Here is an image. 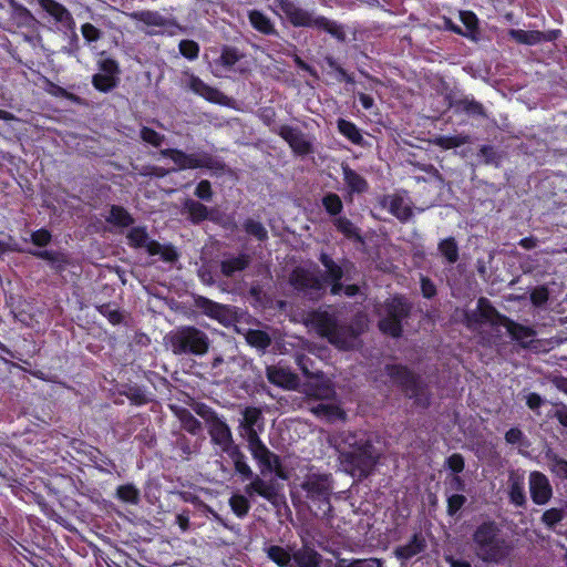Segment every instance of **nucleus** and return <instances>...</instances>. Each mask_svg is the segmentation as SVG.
I'll return each mask as SVG.
<instances>
[{
  "mask_svg": "<svg viewBox=\"0 0 567 567\" xmlns=\"http://www.w3.org/2000/svg\"><path fill=\"white\" fill-rule=\"evenodd\" d=\"M337 450L344 470L359 478L369 477L381 456L372 434L365 431L342 432Z\"/></svg>",
  "mask_w": 567,
  "mask_h": 567,
  "instance_id": "f257e3e1",
  "label": "nucleus"
},
{
  "mask_svg": "<svg viewBox=\"0 0 567 567\" xmlns=\"http://www.w3.org/2000/svg\"><path fill=\"white\" fill-rule=\"evenodd\" d=\"M472 548L481 561L499 565L511 557L514 544L502 535L499 524L488 518L475 527L472 534Z\"/></svg>",
  "mask_w": 567,
  "mask_h": 567,
  "instance_id": "f03ea898",
  "label": "nucleus"
},
{
  "mask_svg": "<svg viewBox=\"0 0 567 567\" xmlns=\"http://www.w3.org/2000/svg\"><path fill=\"white\" fill-rule=\"evenodd\" d=\"M274 2L295 28L316 29L330 34L339 42L346 41L347 34L341 23L324 16H316L312 11L299 7L292 0H274Z\"/></svg>",
  "mask_w": 567,
  "mask_h": 567,
  "instance_id": "7ed1b4c3",
  "label": "nucleus"
},
{
  "mask_svg": "<svg viewBox=\"0 0 567 567\" xmlns=\"http://www.w3.org/2000/svg\"><path fill=\"white\" fill-rule=\"evenodd\" d=\"M309 323L317 333L326 338L331 344L339 349H348L362 332L353 324L339 323L334 313L327 310H313L308 317Z\"/></svg>",
  "mask_w": 567,
  "mask_h": 567,
  "instance_id": "20e7f679",
  "label": "nucleus"
},
{
  "mask_svg": "<svg viewBox=\"0 0 567 567\" xmlns=\"http://www.w3.org/2000/svg\"><path fill=\"white\" fill-rule=\"evenodd\" d=\"M210 339L202 329L184 324L166 336V344L175 355L202 358L208 353Z\"/></svg>",
  "mask_w": 567,
  "mask_h": 567,
  "instance_id": "39448f33",
  "label": "nucleus"
},
{
  "mask_svg": "<svg viewBox=\"0 0 567 567\" xmlns=\"http://www.w3.org/2000/svg\"><path fill=\"white\" fill-rule=\"evenodd\" d=\"M384 372L406 398L414 401L415 405L421 408L430 405L427 386L420 374L402 363H388Z\"/></svg>",
  "mask_w": 567,
  "mask_h": 567,
  "instance_id": "423d86ee",
  "label": "nucleus"
},
{
  "mask_svg": "<svg viewBox=\"0 0 567 567\" xmlns=\"http://www.w3.org/2000/svg\"><path fill=\"white\" fill-rule=\"evenodd\" d=\"M384 317L379 320V330L392 338H400L403 333V321L411 315V303L400 295L385 300Z\"/></svg>",
  "mask_w": 567,
  "mask_h": 567,
  "instance_id": "0eeeda50",
  "label": "nucleus"
},
{
  "mask_svg": "<svg viewBox=\"0 0 567 567\" xmlns=\"http://www.w3.org/2000/svg\"><path fill=\"white\" fill-rule=\"evenodd\" d=\"M127 245L131 248H145L150 256L159 255L165 262H176L179 254L173 244L162 245L155 239H151L145 226L132 227L126 235Z\"/></svg>",
  "mask_w": 567,
  "mask_h": 567,
  "instance_id": "6e6552de",
  "label": "nucleus"
},
{
  "mask_svg": "<svg viewBox=\"0 0 567 567\" xmlns=\"http://www.w3.org/2000/svg\"><path fill=\"white\" fill-rule=\"evenodd\" d=\"M159 154L163 157L172 159L178 171L196 168L223 171L225 167V164L221 161L207 152L187 154L178 148H164L161 150Z\"/></svg>",
  "mask_w": 567,
  "mask_h": 567,
  "instance_id": "1a4fd4ad",
  "label": "nucleus"
},
{
  "mask_svg": "<svg viewBox=\"0 0 567 567\" xmlns=\"http://www.w3.org/2000/svg\"><path fill=\"white\" fill-rule=\"evenodd\" d=\"M289 284L298 293L309 300H318L324 293L322 279L312 270L296 267L289 276Z\"/></svg>",
  "mask_w": 567,
  "mask_h": 567,
  "instance_id": "9d476101",
  "label": "nucleus"
},
{
  "mask_svg": "<svg viewBox=\"0 0 567 567\" xmlns=\"http://www.w3.org/2000/svg\"><path fill=\"white\" fill-rule=\"evenodd\" d=\"M264 477L265 476L260 474L252 473V476L248 478L250 482L244 487V492L251 499L259 496L269 502L272 506L278 507L285 499L282 485L278 483L276 478L266 481Z\"/></svg>",
  "mask_w": 567,
  "mask_h": 567,
  "instance_id": "9b49d317",
  "label": "nucleus"
},
{
  "mask_svg": "<svg viewBox=\"0 0 567 567\" xmlns=\"http://www.w3.org/2000/svg\"><path fill=\"white\" fill-rule=\"evenodd\" d=\"M301 488L305 491L306 497L310 502V507L315 511L316 515L321 514L326 516L331 512L330 488L322 477H308L301 484Z\"/></svg>",
  "mask_w": 567,
  "mask_h": 567,
  "instance_id": "f8f14e48",
  "label": "nucleus"
},
{
  "mask_svg": "<svg viewBox=\"0 0 567 567\" xmlns=\"http://www.w3.org/2000/svg\"><path fill=\"white\" fill-rule=\"evenodd\" d=\"M465 317L468 323H489L491 326H503L505 323L503 318H508L507 316L498 312L486 297H480L476 310L466 312Z\"/></svg>",
  "mask_w": 567,
  "mask_h": 567,
  "instance_id": "ddd939ff",
  "label": "nucleus"
},
{
  "mask_svg": "<svg viewBox=\"0 0 567 567\" xmlns=\"http://www.w3.org/2000/svg\"><path fill=\"white\" fill-rule=\"evenodd\" d=\"M272 132L287 142L295 154L305 156L312 152V144L306 138L305 134L299 128L284 124L277 130H272Z\"/></svg>",
  "mask_w": 567,
  "mask_h": 567,
  "instance_id": "4468645a",
  "label": "nucleus"
},
{
  "mask_svg": "<svg viewBox=\"0 0 567 567\" xmlns=\"http://www.w3.org/2000/svg\"><path fill=\"white\" fill-rule=\"evenodd\" d=\"M529 494L534 504L546 505L553 497V487L548 477L539 472L533 471L528 477Z\"/></svg>",
  "mask_w": 567,
  "mask_h": 567,
  "instance_id": "2eb2a0df",
  "label": "nucleus"
},
{
  "mask_svg": "<svg viewBox=\"0 0 567 567\" xmlns=\"http://www.w3.org/2000/svg\"><path fill=\"white\" fill-rule=\"evenodd\" d=\"M210 441L224 453L235 445L229 425L220 416L207 425Z\"/></svg>",
  "mask_w": 567,
  "mask_h": 567,
  "instance_id": "dca6fc26",
  "label": "nucleus"
},
{
  "mask_svg": "<svg viewBox=\"0 0 567 567\" xmlns=\"http://www.w3.org/2000/svg\"><path fill=\"white\" fill-rule=\"evenodd\" d=\"M507 496L509 504L517 508H526L525 476L518 471H511L507 480Z\"/></svg>",
  "mask_w": 567,
  "mask_h": 567,
  "instance_id": "f3484780",
  "label": "nucleus"
},
{
  "mask_svg": "<svg viewBox=\"0 0 567 567\" xmlns=\"http://www.w3.org/2000/svg\"><path fill=\"white\" fill-rule=\"evenodd\" d=\"M195 306L205 316L218 321L219 323L226 324L229 322L230 311L226 305L218 303L207 297L197 296L195 298Z\"/></svg>",
  "mask_w": 567,
  "mask_h": 567,
  "instance_id": "a211bd4d",
  "label": "nucleus"
},
{
  "mask_svg": "<svg viewBox=\"0 0 567 567\" xmlns=\"http://www.w3.org/2000/svg\"><path fill=\"white\" fill-rule=\"evenodd\" d=\"M505 327L511 338L516 341L522 348L527 349L533 342V338L536 336L534 328L518 323L511 318H503Z\"/></svg>",
  "mask_w": 567,
  "mask_h": 567,
  "instance_id": "6ab92c4d",
  "label": "nucleus"
},
{
  "mask_svg": "<svg viewBox=\"0 0 567 567\" xmlns=\"http://www.w3.org/2000/svg\"><path fill=\"white\" fill-rule=\"evenodd\" d=\"M251 264V256L247 252L226 256L219 265L220 272L226 278H231L237 272L245 271Z\"/></svg>",
  "mask_w": 567,
  "mask_h": 567,
  "instance_id": "aec40b11",
  "label": "nucleus"
},
{
  "mask_svg": "<svg viewBox=\"0 0 567 567\" xmlns=\"http://www.w3.org/2000/svg\"><path fill=\"white\" fill-rule=\"evenodd\" d=\"M33 257L42 260H47L50 267L56 272L62 274L66 270L70 265V257L66 252L51 249H38L30 250Z\"/></svg>",
  "mask_w": 567,
  "mask_h": 567,
  "instance_id": "412c9836",
  "label": "nucleus"
},
{
  "mask_svg": "<svg viewBox=\"0 0 567 567\" xmlns=\"http://www.w3.org/2000/svg\"><path fill=\"white\" fill-rule=\"evenodd\" d=\"M256 426L261 431L264 426V417L261 410L256 406H247L243 411V420L240 421V427L243 429V435L250 439V434L259 435Z\"/></svg>",
  "mask_w": 567,
  "mask_h": 567,
  "instance_id": "4be33fe9",
  "label": "nucleus"
},
{
  "mask_svg": "<svg viewBox=\"0 0 567 567\" xmlns=\"http://www.w3.org/2000/svg\"><path fill=\"white\" fill-rule=\"evenodd\" d=\"M425 548V538L420 533H415L406 544L395 547L394 556L401 561H408L424 551Z\"/></svg>",
  "mask_w": 567,
  "mask_h": 567,
  "instance_id": "5701e85b",
  "label": "nucleus"
},
{
  "mask_svg": "<svg viewBox=\"0 0 567 567\" xmlns=\"http://www.w3.org/2000/svg\"><path fill=\"white\" fill-rule=\"evenodd\" d=\"M310 411L315 416L328 423L347 420L346 411L340 405L334 403L321 402L312 405L310 408Z\"/></svg>",
  "mask_w": 567,
  "mask_h": 567,
  "instance_id": "b1692460",
  "label": "nucleus"
},
{
  "mask_svg": "<svg viewBox=\"0 0 567 567\" xmlns=\"http://www.w3.org/2000/svg\"><path fill=\"white\" fill-rule=\"evenodd\" d=\"M449 106L453 109L455 114H466L472 117H486L485 107L474 99L463 97L451 100Z\"/></svg>",
  "mask_w": 567,
  "mask_h": 567,
  "instance_id": "393cba45",
  "label": "nucleus"
},
{
  "mask_svg": "<svg viewBox=\"0 0 567 567\" xmlns=\"http://www.w3.org/2000/svg\"><path fill=\"white\" fill-rule=\"evenodd\" d=\"M9 6V22L17 28H28L34 21L31 11L17 0H6Z\"/></svg>",
  "mask_w": 567,
  "mask_h": 567,
  "instance_id": "a878e982",
  "label": "nucleus"
},
{
  "mask_svg": "<svg viewBox=\"0 0 567 567\" xmlns=\"http://www.w3.org/2000/svg\"><path fill=\"white\" fill-rule=\"evenodd\" d=\"M188 89L213 103H218L223 96V93L218 89L206 84L199 76L193 73L188 75Z\"/></svg>",
  "mask_w": 567,
  "mask_h": 567,
  "instance_id": "bb28decb",
  "label": "nucleus"
},
{
  "mask_svg": "<svg viewBox=\"0 0 567 567\" xmlns=\"http://www.w3.org/2000/svg\"><path fill=\"white\" fill-rule=\"evenodd\" d=\"M39 4L56 22L68 27H72L74 24V19L71 12L56 0H39Z\"/></svg>",
  "mask_w": 567,
  "mask_h": 567,
  "instance_id": "cd10ccee",
  "label": "nucleus"
},
{
  "mask_svg": "<svg viewBox=\"0 0 567 567\" xmlns=\"http://www.w3.org/2000/svg\"><path fill=\"white\" fill-rule=\"evenodd\" d=\"M233 462L235 473L240 476L243 482L248 481L252 476V470L247 462V456L241 451L239 445L235 444L225 452Z\"/></svg>",
  "mask_w": 567,
  "mask_h": 567,
  "instance_id": "c85d7f7f",
  "label": "nucleus"
},
{
  "mask_svg": "<svg viewBox=\"0 0 567 567\" xmlns=\"http://www.w3.org/2000/svg\"><path fill=\"white\" fill-rule=\"evenodd\" d=\"M322 556L315 548L303 546L292 553L291 567H320Z\"/></svg>",
  "mask_w": 567,
  "mask_h": 567,
  "instance_id": "c756f323",
  "label": "nucleus"
},
{
  "mask_svg": "<svg viewBox=\"0 0 567 567\" xmlns=\"http://www.w3.org/2000/svg\"><path fill=\"white\" fill-rule=\"evenodd\" d=\"M388 202V210L401 223H406L413 216L412 207L405 203L400 195H392L384 198V205Z\"/></svg>",
  "mask_w": 567,
  "mask_h": 567,
  "instance_id": "7c9ffc66",
  "label": "nucleus"
},
{
  "mask_svg": "<svg viewBox=\"0 0 567 567\" xmlns=\"http://www.w3.org/2000/svg\"><path fill=\"white\" fill-rule=\"evenodd\" d=\"M130 19L142 22L148 27H161L165 28L168 25H172V21L161 14L158 11H152V10H141V11H133L127 14Z\"/></svg>",
  "mask_w": 567,
  "mask_h": 567,
  "instance_id": "2f4dec72",
  "label": "nucleus"
},
{
  "mask_svg": "<svg viewBox=\"0 0 567 567\" xmlns=\"http://www.w3.org/2000/svg\"><path fill=\"white\" fill-rule=\"evenodd\" d=\"M208 209L209 207L192 198H186L183 203V212L187 215V219L193 225H199L207 220L209 217Z\"/></svg>",
  "mask_w": 567,
  "mask_h": 567,
  "instance_id": "473e14b6",
  "label": "nucleus"
},
{
  "mask_svg": "<svg viewBox=\"0 0 567 567\" xmlns=\"http://www.w3.org/2000/svg\"><path fill=\"white\" fill-rule=\"evenodd\" d=\"M343 181L351 194H362L368 192L369 184L367 179L352 169L350 166H342Z\"/></svg>",
  "mask_w": 567,
  "mask_h": 567,
  "instance_id": "72a5a7b5",
  "label": "nucleus"
},
{
  "mask_svg": "<svg viewBox=\"0 0 567 567\" xmlns=\"http://www.w3.org/2000/svg\"><path fill=\"white\" fill-rule=\"evenodd\" d=\"M248 20H249L251 27L256 31H258L265 35H276L277 34L275 24L272 23L270 18L267 17L264 12L256 10V9L250 10L248 12Z\"/></svg>",
  "mask_w": 567,
  "mask_h": 567,
  "instance_id": "f704fd0d",
  "label": "nucleus"
},
{
  "mask_svg": "<svg viewBox=\"0 0 567 567\" xmlns=\"http://www.w3.org/2000/svg\"><path fill=\"white\" fill-rule=\"evenodd\" d=\"M319 261L324 267L326 271L322 277L323 285L327 281H341L344 276L343 267L337 264L328 254L321 252Z\"/></svg>",
  "mask_w": 567,
  "mask_h": 567,
  "instance_id": "c9c22d12",
  "label": "nucleus"
},
{
  "mask_svg": "<svg viewBox=\"0 0 567 567\" xmlns=\"http://www.w3.org/2000/svg\"><path fill=\"white\" fill-rule=\"evenodd\" d=\"M550 472L561 481H567V460L559 456L553 449L544 452Z\"/></svg>",
  "mask_w": 567,
  "mask_h": 567,
  "instance_id": "e433bc0d",
  "label": "nucleus"
},
{
  "mask_svg": "<svg viewBox=\"0 0 567 567\" xmlns=\"http://www.w3.org/2000/svg\"><path fill=\"white\" fill-rule=\"evenodd\" d=\"M557 33L559 31H553L549 37H545L542 31L512 30V35L517 42L528 45L537 44L543 40H554Z\"/></svg>",
  "mask_w": 567,
  "mask_h": 567,
  "instance_id": "4c0bfd02",
  "label": "nucleus"
},
{
  "mask_svg": "<svg viewBox=\"0 0 567 567\" xmlns=\"http://www.w3.org/2000/svg\"><path fill=\"white\" fill-rule=\"evenodd\" d=\"M106 221L116 227H130L134 224V218L130 212L121 205H111Z\"/></svg>",
  "mask_w": 567,
  "mask_h": 567,
  "instance_id": "58836bf2",
  "label": "nucleus"
},
{
  "mask_svg": "<svg viewBox=\"0 0 567 567\" xmlns=\"http://www.w3.org/2000/svg\"><path fill=\"white\" fill-rule=\"evenodd\" d=\"M337 127L341 135L348 138L352 144L362 146L364 138L359 127L351 121L339 118L337 121Z\"/></svg>",
  "mask_w": 567,
  "mask_h": 567,
  "instance_id": "ea45409f",
  "label": "nucleus"
},
{
  "mask_svg": "<svg viewBox=\"0 0 567 567\" xmlns=\"http://www.w3.org/2000/svg\"><path fill=\"white\" fill-rule=\"evenodd\" d=\"M247 444L248 450L251 453L254 460L257 462L258 466H260L264 462H267V458H269V455L272 451L266 446L259 435L250 434V439H247Z\"/></svg>",
  "mask_w": 567,
  "mask_h": 567,
  "instance_id": "a19ab883",
  "label": "nucleus"
},
{
  "mask_svg": "<svg viewBox=\"0 0 567 567\" xmlns=\"http://www.w3.org/2000/svg\"><path fill=\"white\" fill-rule=\"evenodd\" d=\"M471 135L464 133L457 135H439L433 140V144L442 150H452L471 143Z\"/></svg>",
  "mask_w": 567,
  "mask_h": 567,
  "instance_id": "79ce46f5",
  "label": "nucleus"
},
{
  "mask_svg": "<svg viewBox=\"0 0 567 567\" xmlns=\"http://www.w3.org/2000/svg\"><path fill=\"white\" fill-rule=\"evenodd\" d=\"M260 475L267 476L269 473H275L276 477L281 480H287V474L285 472L282 461L280 456L274 452L270 453L267 462H264L260 466Z\"/></svg>",
  "mask_w": 567,
  "mask_h": 567,
  "instance_id": "37998d69",
  "label": "nucleus"
},
{
  "mask_svg": "<svg viewBox=\"0 0 567 567\" xmlns=\"http://www.w3.org/2000/svg\"><path fill=\"white\" fill-rule=\"evenodd\" d=\"M337 231L348 239L362 240L360 229L346 216H338L332 220Z\"/></svg>",
  "mask_w": 567,
  "mask_h": 567,
  "instance_id": "c03bdc74",
  "label": "nucleus"
},
{
  "mask_svg": "<svg viewBox=\"0 0 567 567\" xmlns=\"http://www.w3.org/2000/svg\"><path fill=\"white\" fill-rule=\"evenodd\" d=\"M460 19L465 27V29H463L464 37L476 40L480 34L477 16L473 11H461Z\"/></svg>",
  "mask_w": 567,
  "mask_h": 567,
  "instance_id": "a18cd8bd",
  "label": "nucleus"
},
{
  "mask_svg": "<svg viewBox=\"0 0 567 567\" xmlns=\"http://www.w3.org/2000/svg\"><path fill=\"white\" fill-rule=\"evenodd\" d=\"M267 557L279 567H291L292 554L279 545L269 546Z\"/></svg>",
  "mask_w": 567,
  "mask_h": 567,
  "instance_id": "49530a36",
  "label": "nucleus"
},
{
  "mask_svg": "<svg viewBox=\"0 0 567 567\" xmlns=\"http://www.w3.org/2000/svg\"><path fill=\"white\" fill-rule=\"evenodd\" d=\"M14 350H19V352H21V353L25 352L27 350L33 351V353H31V354H23L21 357V360H18L19 362H21L23 364L30 365L29 359L37 355L40 351V348L38 347L37 342L32 338V336L28 334L27 337H22L21 340L16 342Z\"/></svg>",
  "mask_w": 567,
  "mask_h": 567,
  "instance_id": "de8ad7c7",
  "label": "nucleus"
},
{
  "mask_svg": "<svg viewBox=\"0 0 567 567\" xmlns=\"http://www.w3.org/2000/svg\"><path fill=\"white\" fill-rule=\"evenodd\" d=\"M437 248L449 264H455L458 260V246L454 237L442 239Z\"/></svg>",
  "mask_w": 567,
  "mask_h": 567,
  "instance_id": "09e8293b",
  "label": "nucleus"
},
{
  "mask_svg": "<svg viewBox=\"0 0 567 567\" xmlns=\"http://www.w3.org/2000/svg\"><path fill=\"white\" fill-rule=\"evenodd\" d=\"M178 420L182 429L192 435H197L203 431L200 421H198L187 409H182L179 411Z\"/></svg>",
  "mask_w": 567,
  "mask_h": 567,
  "instance_id": "8fccbe9b",
  "label": "nucleus"
},
{
  "mask_svg": "<svg viewBox=\"0 0 567 567\" xmlns=\"http://www.w3.org/2000/svg\"><path fill=\"white\" fill-rule=\"evenodd\" d=\"M243 58L244 54L237 48L231 45H224L221 48V52L217 60V63L224 66L225 69H230Z\"/></svg>",
  "mask_w": 567,
  "mask_h": 567,
  "instance_id": "3c124183",
  "label": "nucleus"
},
{
  "mask_svg": "<svg viewBox=\"0 0 567 567\" xmlns=\"http://www.w3.org/2000/svg\"><path fill=\"white\" fill-rule=\"evenodd\" d=\"M229 506L238 518H244L250 511L249 497L245 494H233L229 498Z\"/></svg>",
  "mask_w": 567,
  "mask_h": 567,
  "instance_id": "603ef678",
  "label": "nucleus"
},
{
  "mask_svg": "<svg viewBox=\"0 0 567 567\" xmlns=\"http://www.w3.org/2000/svg\"><path fill=\"white\" fill-rule=\"evenodd\" d=\"M115 496L121 502L132 505H136L140 502V491L132 483L118 485L116 488Z\"/></svg>",
  "mask_w": 567,
  "mask_h": 567,
  "instance_id": "864d4df0",
  "label": "nucleus"
},
{
  "mask_svg": "<svg viewBox=\"0 0 567 567\" xmlns=\"http://www.w3.org/2000/svg\"><path fill=\"white\" fill-rule=\"evenodd\" d=\"M92 85L93 87L101 93H109L117 87L120 83V79H114L109 75H104L102 73H95L92 75Z\"/></svg>",
  "mask_w": 567,
  "mask_h": 567,
  "instance_id": "5fc2aeb1",
  "label": "nucleus"
},
{
  "mask_svg": "<svg viewBox=\"0 0 567 567\" xmlns=\"http://www.w3.org/2000/svg\"><path fill=\"white\" fill-rule=\"evenodd\" d=\"M321 204L327 212L328 215L333 216L334 218L340 216L343 209V203L340 196L336 193H327L322 199Z\"/></svg>",
  "mask_w": 567,
  "mask_h": 567,
  "instance_id": "6e6d98bb",
  "label": "nucleus"
},
{
  "mask_svg": "<svg viewBox=\"0 0 567 567\" xmlns=\"http://www.w3.org/2000/svg\"><path fill=\"white\" fill-rule=\"evenodd\" d=\"M96 310L113 326H117L123 322V312L117 307H114L111 302L96 306Z\"/></svg>",
  "mask_w": 567,
  "mask_h": 567,
  "instance_id": "4d7b16f0",
  "label": "nucleus"
},
{
  "mask_svg": "<svg viewBox=\"0 0 567 567\" xmlns=\"http://www.w3.org/2000/svg\"><path fill=\"white\" fill-rule=\"evenodd\" d=\"M243 228L246 234L255 237L259 241H266L268 239V231L265 228V226L252 218H247L244 224Z\"/></svg>",
  "mask_w": 567,
  "mask_h": 567,
  "instance_id": "13d9d810",
  "label": "nucleus"
},
{
  "mask_svg": "<svg viewBox=\"0 0 567 567\" xmlns=\"http://www.w3.org/2000/svg\"><path fill=\"white\" fill-rule=\"evenodd\" d=\"M477 156L481 157V163L485 165H494L498 167L502 162V154L492 145H482L478 150Z\"/></svg>",
  "mask_w": 567,
  "mask_h": 567,
  "instance_id": "bf43d9fd",
  "label": "nucleus"
},
{
  "mask_svg": "<svg viewBox=\"0 0 567 567\" xmlns=\"http://www.w3.org/2000/svg\"><path fill=\"white\" fill-rule=\"evenodd\" d=\"M565 517V512L563 508L551 507L546 509L542 517L540 522L544 524L548 529H555L556 526L561 523V520Z\"/></svg>",
  "mask_w": 567,
  "mask_h": 567,
  "instance_id": "052dcab7",
  "label": "nucleus"
},
{
  "mask_svg": "<svg viewBox=\"0 0 567 567\" xmlns=\"http://www.w3.org/2000/svg\"><path fill=\"white\" fill-rule=\"evenodd\" d=\"M99 73L120 79L121 69L118 62L110 56L101 58L97 61Z\"/></svg>",
  "mask_w": 567,
  "mask_h": 567,
  "instance_id": "680f3d73",
  "label": "nucleus"
},
{
  "mask_svg": "<svg viewBox=\"0 0 567 567\" xmlns=\"http://www.w3.org/2000/svg\"><path fill=\"white\" fill-rule=\"evenodd\" d=\"M266 375L270 383L279 386L287 385L291 377L289 372L274 365L267 367Z\"/></svg>",
  "mask_w": 567,
  "mask_h": 567,
  "instance_id": "e2e57ef3",
  "label": "nucleus"
},
{
  "mask_svg": "<svg viewBox=\"0 0 567 567\" xmlns=\"http://www.w3.org/2000/svg\"><path fill=\"white\" fill-rule=\"evenodd\" d=\"M247 342L251 347L265 350L270 346L271 339L269 334L262 330H250L247 333Z\"/></svg>",
  "mask_w": 567,
  "mask_h": 567,
  "instance_id": "0e129e2a",
  "label": "nucleus"
},
{
  "mask_svg": "<svg viewBox=\"0 0 567 567\" xmlns=\"http://www.w3.org/2000/svg\"><path fill=\"white\" fill-rule=\"evenodd\" d=\"M140 137L143 142L154 147H159L165 141V135L158 133L157 131L148 126H142V128L140 130Z\"/></svg>",
  "mask_w": 567,
  "mask_h": 567,
  "instance_id": "69168bd1",
  "label": "nucleus"
},
{
  "mask_svg": "<svg viewBox=\"0 0 567 567\" xmlns=\"http://www.w3.org/2000/svg\"><path fill=\"white\" fill-rule=\"evenodd\" d=\"M179 53L187 60H196L199 54V44L194 40L184 39L178 43Z\"/></svg>",
  "mask_w": 567,
  "mask_h": 567,
  "instance_id": "338daca9",
  "label": "nucleus"
},
{
  "mask_svg": "<svg viewBox=\"0 0 567 567\" xmlns=\"http://www.w3.org/2000/svg\"><path fill=\"white\" fill-rule=\"evenodd\" d=\"M466 497L463 494H453L447 497L446 513L449 516L454 517L466 504Z\"/></svg>",
  "mask_w": 567,
  "mask_h": 567,
  "instance_id": "774afa93",
  "label": "nucleus"
}]
</instances>
